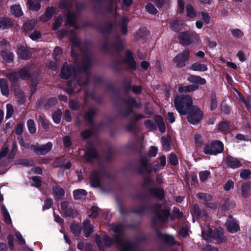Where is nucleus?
<instances>
[{
  "instance_id": "1",
  "label": "nucleus",
  "mask_w": 251,
  "mask_h": 251,
  "mask_svg": "<svg viewBox=\"0 0 251 251\" xmlns=\"http://www.w3.org/2000/svg\"><path fill=\"white\" fill-rule=\"evenodd\" d=\"M174 104L180 115L188 114L187 120L191 124L195 125L202 119L203 112L197 106L192 105V99L190 96L176 97L175 99Z\"/></svg>"
},
{
  "instance_id": "2",
  "label": "nucleus",
  "mask_w": 251,
  "mask_h": 251,
  "mask_svg": "<svg viewBox=\"0 0 251 251\" xmlns=\"http://www.w3.org/2000/svg\"><path fill=\"white\" fill-rule=\"evenodd\" d=\"M114 232V240H111L107 235L103 237L104 246L108 248L116 243L121 248V251H135L136 246L134 243L126 240L124 237L123 226L121 225H114L112 228Z\"/></svg>"
},
{
  "instance_id": "3",
  "label": "nucleus",
  "mask_w": 251,
  "mask_h": 251,
  "mask_svg": "<svg viewBox=\"0 0 251 251\" xmlns=\"http://www.w3.org/2000/svg\"><path fill=\"white\" fill-rule=\"evenodd\" d=\"M72 42V55L73 57L77 59V54L76 52L79 50L81 52L82 58V66L81 68H78V70L80 71L81 70L86 71L91 65V60L89 55L87 52H84L81 50V46L79 44V40L76 37L73 38L71 39Z\"/></svg>"
},
{
  "instance_id": "4",
  "label": "nucleus",
  "mask_w": 251,
  "mask_h": 251,
  "mask_svg": "<svg viewBox=\"0 0 251 251\" xmlns=\"http://www.w3.org/2000/svg\"><path fill=\"white\" fill-rule=\"evenodd\" d=\"M223 231L221 227L213 230L206 225L201 226L202 237L207 242H209L213 239H216L219 243L225 242L226 238L224 236Z\"/></svg>"
},
{
  "instance_id": "5",
  "label": "nucleus",
  "mask_w": 251,
  "mask_h": 251,
  "mask_svg": "<svg viewBox=\"0 0 251 251\" xmlns=\"http://www.w3.org/2000/svg\"><path fill=\"white\" fill-rule=\"evenodd\" d=\"M223 149L224 145L223 143L217 141L209 144H205L203 151L206 154L216 155L222 152Z\"/></svg>"
},
{
  "instance_id": "6",
  "label": "nucleus",
  "mask_w": 251,
  "mask_h": 251,
  "mask_svg": "<svg viewBox=\"0 0 251 251\" xmlns=\"http://www.w3.org/2000/svg\"><path fill=\"white\" fill-rule=\"evenodd\" d=\"M189 56V50H185L182 53L178 54L174 58L173 61L176 67L182 68L188 64Z\"/></svg>"
},
{
  "instance_id": "7",
  "label": "nucleus",
  "mask_w": 251,
  "mask_h": 251,
  "mask_svg": "<svg viewBox=\"0 0 251 251\" xmlns=\"http://www.w3.org/2000/svg\"><path fill=\"white\" fill-rule=\"evenodd\" d=\"M61 212L65 217H74L77 213L74 205L68 201H63L61 204Z\"/></svg>"
},
{
  "instance_id": "8",
  "label": "nucleus",
  "mask_w": 251,
  "mask_h": 251,
  "mask_svg": "<svg viewBox=\"0 0 251 251\" xmlns=\"http://www.w3.org/2000/svg\"><path fill=\"white\" fill-rule=\"evenodd\" d=\"M52 148V143L49 142L46 144L40 146L38 144L32 145L30 149L36 154L39 155H45L49 152Z\"/></svg>"
},
{
  "instance_id": "9",
  "label": "nucleus",
  "mask_w": 251,
  "mask_h": 251,
  "mask_svg": "<svg viewBox=\"0 0 251 251\" xmlns=\"http://www.w3.org/2000/svg\"><path fill=\"white\" fill-rule=\"evenodd\" d=\"M76 70L75 68H69L67 63H64L61 72V77L64 79H68L69 77L73 75L75 79H76Z\"/></svg>"
},
{
  "instance_id": "10",
  "label": "nucleus",
  "mask_w": 251,
  "mask_h": 251,
  "mask_svg": "<svg viewBox=\"0 0 251 251\" xmlns=\"http://www.w3.org/2000/svg\"><path fill=\"white\" fill-rule=\"evenodd\" d=\"M192 214L194 219H200L207 221L208 219V215L206 211H201L197 204H194L192 210Z\"/></svg>"
},
{
  "instance_id": "11",
  "label": "nucleus",
  "mask_w": 251,
  "mask_h": 251,
  "mask_svg": "<svg viewBox=\"0 0 251 251\" xmlns=\"http://www.w3.org/2000/svg\"><path fill=\"white\" fill-rule=\"evenodd\" d=\"M103 173L101 170L96 171L92 172L90 176V182L91 185L94 187L100 186V179L102 177Z\"/></svg>"
},
{
  "instance_id": "12",
  "label": "nucleus",
  "mask_w": 251,
  "mask_h": 251,
  "mask_svg": "<svg viewBox=\"0 0 251 251\" xmlns=\"http://www.w3.org/2000/svg\"><path fill=\"white\" fill-rule=\"evenodd\" d=\"M226 226L227 230L230 233H235L240 229L238 223L235 219L232 217H229L227 219L226 223Z\"/></svg>"
},
{
  "instance_id": "13",
  "label": "nucleus",
  "mask_w": 251,
  "mask_h": 251,
  "mask_svg": "<svg viewBox=\"0 0 251 251\" xmlns=\"http://www.w3.org/2000/svg\"><path fill=\"white\" fill-rule=\"evenodd\" d=\"M201 16V19L196 22V27L198 29H201L203 25H207L210 23V16L208 13L202 11L200 12Z\"/></svg>"
},
{
  "instance_id": "14",
  "label": "nucleus",
  "mask_w": 251,
  "mask_h": 251,
  "mask_svg": "<svg viewBox=\"0 0 251 251\" xmlns=\"http://www.w3.org/2000/svg\"><path fill=\"white\" fill-rule=\"evenodd\" d=\"M180 42L185 45H189L192 43L191 32L188 31L181 32L178 35Z\"/></svg>"
},
{
  "instance_id": "15",
  "label": "nucleus",
  "mask_w": 251,
  "mask_h": 251,
  "mask_svg": "<svg viewBox=\"0 0 251 251\" xmlns=\"http://www.w3.org/2000/svg\"><path fill=\"white\" fill-rule=\"evenodd\" d=\"M41 0H27V9L32 11H38L41 8Z\"/></svg>"
},
{
  "instance_id": "16",
  "label": "nucleus",
  "mask_w": 251,
  "mask_h": 251,
  "mask_svg": "<svg viewBox=\"0 0 251 251\" xmlns=\"http://www.w3.org/2000/svg\"><path fill=\"white\" fill-rule=\"evenodd\" d=\"M226 163L227 166L232 169L239 168L242 165L241 163L239 160L231 156H228L226 158Z\"/></svg>"
},
{
  "instance_id": "17",
  "label": "nucleus",
  "mask_w": 251,
  "mask_h": 251,
  "mask_svg": "<svg viewBox=\"0 0 251 251\" xmlns=\"http://www.w3.org/2000/svg\"><path fill=\"white\" fill-rule=\"evenodd\" d=\"M55 12V9L54 7H49L47 8L45 13L40 17V21L45 22L50 19L53 13Z\"/></svg>"
},
{
  "instance_id": "18",
  "label": "nucleus",
  "mask_w": 251,
  "mask_h": 251,
  "mask_svg": "<svg viewBox=\"0 0 251 251\" xmlns=\"http://www.w3.org/2000/svg\"><path fill=\"white\" fill-rule=\"evenodd\" d=\"M161 205L160 204H156L155 205L156 208V216L161 221L165 220L169 214V211L167 209H160Z\"/></svg>"
},
{
  "instance_id": "19",
  "label": "nucleus",
  "mask_w": 251,
  "mask_h": 251,
  "mask_svg": "<svg viewBox=\"0 0 251 251\" xmlns=\"http://www.w3.org/2000/svg\"><path fill=\"white\" fill-rule=\"evenodd\" d=\"M83 230L86 237L90 236V234L93 232V226L90 224L89 220H86L83 222Z\"/></svg>"
},
{
  "instance_id": "20",
  "label": "nucleus",
  "mask_w": 251,
  "mask_h": 251,
  "mask_svg": "<svg viewBox=\"0 0 251 251\" xmlns=\"http://www.w3.org/2000/svg\"><path fill=\"white\" fill-rule=\"evenodd\" d=\"M198 88V85L196 84H193L190 85H180L178 87L179 93L191 92L196 90Z\"/></svg>"
},
{
  "instance_id": "21",
  "label": "nucleus",
  "mask_w": 251,
  "mask_h": 251,
  "mask_svg": "<svg viewBox=\"0 0 251 251\" xmlns=\"http://www.w3.org/2000/svg\"><path fill=\"white\" fill-rule=\"evenodd\" d=\"M125 61L131 68L135 69L136 63L133 58L132 53L130 51H126Z\"/></svg>"
},
{
  "instance_id": "22",
  "label": "nucleus",
  "mask_w": 251,
  "mask_h": 251,
  "mask_svg": "<svg viewBox=\"0 0 251 251\" xmlns=\"http://www.w3.org/2000/svg\"><path fill=\"white\" fill-rule=\"evenodd\" d=\"M17 53L20 58L25 60L29 59L31 56L30 52L25 48H19Z\"/></svg>"
},
{
  "instance_id": "23",
  "label": "nucleus",
  "mask_w": 251,
  "mask_h": 251,
  "mask_svg": "<svg viewBox=\"0 0 251 251\" xmlns=\"http://www.w3.org/2000/svg\"><path fill=\"white\" fill-rule=\"evenodd\" d=\"M190 70L195 71L204 72L207 70V66L200 63L196 62L194 63L191 67Z\"/></svg>"
},
{
  "instance_id": "24",
  "label": "nucleus",
  "mask_w": 251,
  "mask_h": 251,
  "mask_svg": "<svg viewBox=\"0 0 251 251\" xmlns=\"http://www.w3.org/2000/svg\"><path fill=\"white\" fill-rule=\"evenodd\" d=\"M0 88L3 95L7 96L9 94V89L7 81L5 79H0Z\"/></svg>"
},
{
  "instance_id": "25",
  "label": "nucleus",
  "mask_w": 251,
  "mask_h": 251,
  "mask_svg": "<svg viewBox=\"0 0 251 251\" xmlns=\"http://www.w3.org/2000/svg\"><path fill=\"white\" fill-rule=\"evenodd\" d=\"M74 197L75 200L84 199L87 195V192L84 189L75 190L73 192Z\"/></svg>"
},
{
  "instance_id": "26",
  "label": "nucleus",
  "mask_w": 251,
  "mask_h": 251,
  "mask_svg": "<svg viewBox=\"0 0 251 251\" xmlns=\"http://www.w3.org/2000/svg\"><path fill=\"white\" fill-rule=\"evenodd\" d=\"M13 25L12 22L6 18L0 19V29H4L9 28Z\"/></svg>"
},
{
  "instance_id": "27",
  "label": "nucleus",
  "mask_w": 251,
  "mask_h": 251,
  "mask_svg": "<svg viewBox=\"0 0 251 251\" xmlns=\"http://www.w3.org/2000/svg\"><path fill=\"white\" fill-rule=\"evenodd\" d=\"M97 153L94 149H90L85 152V157L87 161H91V159L96 157Z\"/></svg>"
},
{
  "instance_id": "28",
  "label": "nucleus",
  "mask_w": 251,
  "mask_h": 251,
  "mask_svg": "<svg viewBox=\"0 0 251 251\" xmlns=\"http://www.w3.org/2000/svg\"><path fill=\"white\" fill-rule=\"evenodd\" d=\"M189 80L194 84L197 83L201 85L204 84L206 83L205 79L196 75L190 76Z\"/></svg>"
},
{
  "instance_id": "29",
  "label": "nucleus",
  "mask_w": 251,
  "mask_h": 251,
  "mask_svg": "<svg viewBox=\"0 0 251 251\" xmlns=\"http://www.w3.org/2000/svg\"><path fill=\"white\" fill-rule=\"evenodd\" d=\"M186 14L189 18H194L196 17L197 12L191 5L187 4L186 5Z\"/></svg>"
},
{
  "instance_id": "30",
  "label": "nucleus",
  "mask_w": 251,
  "mask_h": 251,
  "mask_svg": "<svg viewBox=\"0 0 251 251\" xmlns=\"http://www.w3.org/2000/svg\"><path fill=\"white\" fill-rule=\"evenodd\" d=\"M76 19V15L75 13L71 12H68L67 22L69 25L75 27V22Z\"/></svg>"
},
{
  "instance_id": "31",
  "label": "nucleus",
  "mask_w": 251,
  "mask_h": 251,
  "mask_svg": "<svg viewBox=\"0 0 251 251\" xmlns=\"http://www.w3.org/2000/svg\"><path fill=\"white\" fill-rule=\"evenodd\" d=\"M52 191L55 197L57 199L61 198L64 195V190L58 186L53 187Z\"/></svg>"
},
{
  "instance_id": "32",
  "label": "nucleus",
  "mask_w": 251,
  "mask_h": 251,
  "mask_svg": "<svg viewBox=\"0 0 251 251\" xmlns=\"http://www.w3.org/2000/svg\"><path fill=\"white\" fill-rule=\"evenodd\" d=\"M251 191V185L249 183H246L242 186V195L244 198L248 197Z\"/></svg>"
},
{
  "instance_id": "33",
  "label": "nucleus",
  "mask_w": 251,
  "mask_h": 251,
  "mask_svg": "<svg viewBox=\"0 0 251 251\" xmlns=\"http://www.w3.org/2000/svg\"><path fill=\"white\" fill-rule=\"evenodd\" d=\"M11 12L12 14L16 17L21 16L23 13L20 5H13L11 8Z\"/></svg>"
},
{
  "instance_id": "34",
  "label": "nucleus",
  "mask_w": 251,
  "mask_h": 251,
  "mask_svg": "<svg viewBox=\"0 0 251 251\" xmlns=\"http://www.w3.org/2000/svg\"><path fill=\"white\" fill-rule=\"evenodd\" d=\"M36 21L31 20L25 23L24 25V29L26 32H28L33 29L36 25Z\"/></svg>"
},
{
  "instance_id": "35",
  "label": "nucleus",
  "mask_w": 251,
  "mask_h": 251,
  "mask_svg": "<svg viewBox=\"0 0 251 251\" xmlns=\"http://www.w3.org/2000/svg\"><path fill=\"white\" fill-rule=\"evenodd\" d=\"M170 27L173 31L178 32L182 30V24L178 23L176 21H173L170 22Z\"/></svg>"
},
{
  "instance_id": "36",
  "label": "nucleus",
  "mask_w": 251,
  "mask_h": 251,
  "mask_svg": "<svg viewBox=\"0 0 251 251\" xmlns=\"http://www.w3.org/2000/svg\"><path fill=\"white\" fill-rule=\"evenodd\" d=\"M18 76L23 79H28L29 77V70L26 68L20 70L18 72Z\"/></svg>"
},
{
  "instance_id": "37",
  "label": "nucleus",
  "mask_w": 251,
  "mask_h": 251,
  "mask_svg": "<svg viewBox=\"0 0 251 251\" xmlns=\"http://www.w3.org/2000/svg\"><path fill=\"white\" fill-rule=\"evenodd\" d=\"M198 197L201 200H203L205 202V204H207V202H210L212 200V197L207 194L200 193L198 194Z\"/></svg>"
},
{
  "instance_id": "38",
  "label": "nucleus",
  "mask_w": 251,
  "mask_h": 251,
  "mask_svg": "<svg viewBox=\"0 0 251 251\" xmlns=\"http://www.w3.org/2000/svg\"><path fill=\"white\" fill-rule=\"evenodd\" d=\"M28 130L31 134H34L36 131V127L34 121L29 119L27 122Z\"/></svg>"
},
{
  "instance_id": "39",
  "label": "nucleus",
  "mask_w": 251,
  "mask_h": 251,
  "mask_svg": "<svg viewBox=\"0 0 251 251\" xmlns=\"http://www.w3.org/2000/svg\"><path fill=\"white\" fill-rule=\"evenodd\" d=\"M128 22V19L127 17H123L121 22V31L123 34H125L127 32L126 24Z\"/></svg>"
},
{
  "instance_id": "40",
  "label": "nucleus",
  "mask_w": 251,
  "mask_h": 251,
  "mask_svg": "<svg viewBox=\"0 0 251 251\" xmlns=\"http://www.w3.org/2000/svg\"><path fill=\"white\" fill-rule=\"evenodd\" d=\"M151 194L159 199H162L164 197V191L160 188L152 189Z\"/></svg>"
},
{
  "instance_id": "41",
  "label": "nucleus",
  "mask_w": 251,
  "mask_h": 251,
  "mask_svg": "<svg viewBox=\"0 0 251 251\" xmlns=\"http://www.w3.org/2000/svg\"><path fill=\"white\" fill-rule=\"evenodd\" d=\"M1 54L5 61L7 62H11L13 60V54L10 52L3 50L1 51Z\"/></svg>"
},
{
  "instance_id": "42",
  "label": "nucleus",
  "mask_w": 251,
  "mask_h": 251,
  "mask_svg": "<svg viewBox=\"0 0 251 251\" xmlns=\"http://www.w3.org/2000/svg\"><path fill=\"white\" fill-rule=\"evenodd\" d=\"M160 165H156L154 166L153 170L156 172L158 171L160 169L163 168L166 165V158L164 156H161L160 158Z\"/></svg>"
},
{
  "instance_id": "43",
  "label": "nucleus",
  "mask_w": 251,
  "mask_h": 251,
  "mask_svg": "<svg viewBox=\"0 0 251 251\" xmlns=\"http://www.w3.org/2000/svg\"><path fill=\"white\" fill-rule=\"evenodd\" d=\"M71 230L73 234L76 236L79 235L81 232L80 226L79 225L77 224L72 225L71 226Z\"/></svg>"
},
{
  "instance_id": "44",
  "label": "nucleus",
  "mask_w": 251,
  "mask_h": 251,
  "mask_svg": "<svg viewBox=\"0 0 251 251\" xmlns=\"http://www.w3.org/2000/svg\"><path fill=\"white\" fill-rule=\"evenodd\" d=\"M62 112L60 110L55 111L52 116V119L54 123L58 124L60 123L61 118Z\"/></svg>"
},
{
  "instance_id": "45",
  "label": "nucleus",
  "mask_w": 251,
  "mask_h": 251,
  "mask_svg": "<svg viewBox=\"0 0 251 251\" xmlns=\"http://www.w3.org/2000/svg\"><path fill=\"white\" fill-rule=\"evenodd\" d=\"M191 38L192 39V43H199L201 42L200 35L195 31L191 32Z\"/></svg>"
},
{
  "instance_id": "46",
  "label": "nucleus",
  "mask_w": 251,
  "mask_h": 251,
  "mask_svg": "<svg viewBox=\"0 0 251 251\" xmlns=\"http://www.w3.org/2000/svg\"><path fill=\"white\" fill-rule=\"evenodd\" d=\"M210 173L208 171H204L200 172L199 176L201 181H205L209 176Z\"/></svg>"
},
{
  "instance_id": "47",
  "label": "nucleus",
  "mask_w": 251,
  "mask_h": 251,
  "mask_svg": "<svg viewBox=\"0 0 251 251\" xmlns=\"http://www.w3.org/2000/svg\"><path fill=\"white\" fill-rule=\"evenodd\" d=\"M39 120L44 128L47 129L49 128V125L43 115H40L39 116Z\"/></svg>"
},
{
  "instance_id": "48",
  "label": "nucleus",
  "mask_w": 251,
  "mask_h": 251,
  "mask_svg": "<svg viewBox=\"0 0 251 251\" xmlns=\"http://www.w3.org/2000/svg\"><path fill=\"white\" fill-rule=\"evenodd\" d=\"M7 76L9 80L12 82H16L18 81V79L20 78L18 76V72H12L9 74Z\"/></svg>"
},
{
  "instance_id": "49",
  "label": "nucleus",
  "mask_w": 251,
  "mask_h": 251,
  "mask_svg": "<svg viewBox=\"0 0 251 251\" xmlns=\"http://www.w3.org/2000/svg\"><path fill=\"white\" fill-rule=\"evenodd\" d=\"M163 149L166 151L170 150V142L169 139L166 137H162L161 139Z\"/></svg>"
},
{
  "instance_id": "50",
  "label": "nucleus",
  "mask_w": 251,
  "mask_h": 251,
  "mask_svg": "<svg viewBox=\"0 0 251 251\" xmlns=\"http://www.w3.org/2000/svg\"><path fill=\"white\" fill-rule=\"evenodd\" d=\"M14 112L13 106L11 104H6V118H10Z\"/></svg>"
},
{
  "instance_id": "51",
  "label": "nucleus",
  "mask_w": 251,
  "mask_h": 251,
  "mask_svg": "<svg viewBox=\"0 0 251 251\" xmlns=\"http://www.w3.org/2000/svg\"><path fill=\"white\" fill-rule=\"evenodd\" d=\"M210 104V109L211 110H213L217 107L218 102L216 96L215 95L212 96Z\"/></svg>"
},
{
  "instance_id": "52",
  "label": "nucleus",
  "mask_w": 251,
  "mask_h": 251,
  "mask_svg": "<svg viewBox=\"0 0 251 251\" xmlns=\"http://www.w3.org/2000/svg\"><path fill=\"white\" fill-rule=\"evenodd\" d=\"M3 216H4V221L7 224H11V220L10 216L7 211L5 207H3Z\"/></svg>"
},
{
  "instance_id": "53",
  "label": "nucleus",
  "mask_w": 251,
  "mask_h": 251,
  "mask_svg": "<svg viewBox=\"0 0 251 251\" xmlns=\"http://www.w3.org/2000/svg\"><path fill=\"white\" fill-rule=\"evenodd\" d=\"M251 172L249 169H245L241 171L240 173V176L244 179H248L250 178Z\"/></svg>"
},
{
  "instance_id": "54",
  "label": "nucleus",
  "mask_w": 251,
  "mask_h": 251,
  "mask_svg": "<svg viewBox=\"0 0 251 251\" xmlns=\"http://www.w3.org/2000/svg\"><path fill=\"white\" fill-rule=\"evenodd\" d=\"M147 11L152 14H155L157 13V9L151 3L148 4L146 6Z\"/></svg>"
},
{
  "instance_id": "55",
  "label": "nucleus",
  "mask_w": 251,
  "mask_h": 251,
  "mask_svg": "<svg viewBox=\"0 0 251 251\" xmlns=\"http://www.w3.org/2000/svg\"><path fill=\"white\" fill-rule=\"evenodd\" d=\"M163 240L165 242L170 245H172L174 243V237L172 236H169L168 235H163L162 236Z\"/></svg>"
},
{
  "instance_id": "56",
  "label": "nucleus",
  "mask_w": 251,
  "mask_h": 251,
  "mask_svg": "<svg viewBox=\"0 0 251 251\" xmlns=\"http://www.w3.org/2000/svg\"><path fill=\"white\" fill-rule=\"evenodd\" d=\"M232 35L237 38H239L243 36V32L239 29H235L231 30Z\"/></svg>"
},
{
  "instance_id": "57",
  "label": "nucleus",
  "mask_w": 251,
  "mask_h": 251,
  "mask_svg": "<svg viewBox=\"0 0 251 251\" xmlns=\"http://www.w3.org/2000/svg\"><path fill=\"white\" fill-rule=\"evenodd\" d=\"M61 50L59 47H56L53 51V54L54 57V59L56 60H60L61 58Z\"/></svg>"
},
{
  "instance_id": "58",
  "label": "nucleus",
  "mask_w": 251,
  "mask_h": 251,
  "mask_svg": "<svg viewBox=\"0 0 251 251\" xmlns=\"http://www.w3.org/2000/svg\"><path fill=\"white\" fill-rule=\"evenodd\" d=\"M41 181L38 176H34L32 177L31 182L32 185L38 187L41 186Z\"/></svg>"
},
{
  "instance_id": "59",
  "label": "nucleus",
  "mask_w": 251,
  "mask_h": 251,
  "mask_svg": "<svg viewBox=\"0 0 251 251\" xmlns=\"http://www.w3.org/2000/svg\"><path fill=\"white\" fill-rule=\"evenodd\" d=\"M95 240L100 251H104V246L101 241L100 237L99 235H97Z\"/></svg>"
},
{
  "instance_id": "60",
  "label": "nucleus",
  "mask_w": 251,
  "mask_h": 251,
  "mask_svg": "<svg viewBox=\"0 0 251 251\" xmlns=\"http://www.w3.org/2000/svg\"><path fill=\"white\" fill-rule=\"evenodd\" d=\"M15 236L17 239L18 242L20 244L25 245V239L23 238L22 235L19 232H16Z\"/></svg>"
},
{
  "instance_id": "61",
  "label": "nucleus",
  "mask_w": 251,
  "mask_h": 251,
  "mask_svg": "<svg viewBox=\"0 0 251 251\" xmlns=\"http://www.w3.org/2000/svg\"><path fill=\"white\" fill-rule=\"evenodd\" d=\"M98 208L97 206H93L91 210V213L89 214V216L92 218H96L98 215Z\"/></svg>"
},
{
  "instance_id": "62",
  "label": "nucleus",
  "mask_w": 251,
  "mask_h": 251,
  "mask_svg": "<svg viewBox=\"0 0 251 251\" xmlns=\"http://www.w3.org/2000/svg\"><path fill=\"white\" fill-rule=\"evenodd\" d=\"M17 151V147L15 143H13L12 145V149L9 154V157L10 158H13L15 156L16 152Z\"/></svg>"
},
{
  "instance_id": "63",
  "label": "nucleus",
  "mask_w": 251,
  "mask_h": 251,
  "mask_svg": "<svg viewBox=\"0 0 251 251\" xmlns=\"http://www.w3.org/2000/svg\"><path fill=\"white\" fill-rule=\"evenodd\" d=\"M169 162L172 165H176L178 163L176 156L175 154H171L169 158Z\"/></svg>"
},
{
  "instance_id": "64",
  "label": "nucleus",
  "mask_w": 251,
  "mask_h": 251,
  "mask_svg": "<svg viewBox=\"0 0 251 251\" xmlns=\"http://www.w3.org/2000/svg\"><path fill=\"white\" fill-rule=\"evenodd\" d=\"M70 3L69 0H61L59 3V7L62 9L65 8L69 6Z\"/></svg>"
}]
</instances>
